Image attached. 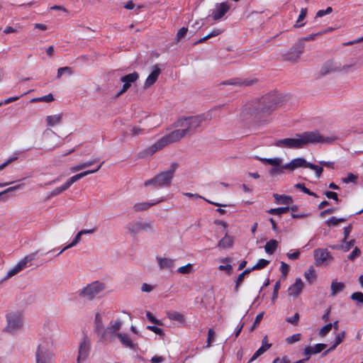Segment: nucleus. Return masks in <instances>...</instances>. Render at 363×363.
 I'll list each match as a JSON object with an SVG mask.
<instances>
[{
	"instance_id": "obj_47",
	"label": "nucleus",
	"mask_w": 363,
	"mask_h": 363,
	"mask_svg": "<svg viewBox=\"0 0 363 363\" xmlns=\"http://www.w3.org/2000/svg\"><path fill=\"white\" fill-rule=\"evenodd\" d=\"M269 261L264 259H260L257 262V263L251 268V269L253 271V270H256V269H263L265 267H267L269 264Z\"/></svg>"
},
{
	"instance_id": "obj_39",
	"label": "nucleus",
	"mask_w": 363,
	"mask_h": 363,
	"mask_svg": "<svg viewBox=\"0 0 363 363\" xmlns=\"http://www.w3.org/2000/svg\"><path fill=\"white\" fill-rule=\"evenodd\" d=\"M82 236V234L81 231H79L77 235H75L73 240L67 246H65L59 253L58 255L61 254L62 252L67 250V249H69L75 245H77L81 240V237Z\"/></svg>"
},
{
	"instance_id": "obj_49",
	"label": "nucleus",
	"mask_w": 363,
	"mask_h": 363,
	"mask_svg": "<svg viewBox=\"0 0 363 363\" xmlns=\"http://www.w3.org/2000/svg\"><path fill=\"white\" fill-rule=\"evenodd\" d=\"M354 62L352 61L350 62H340V72H349L352 67L354 66Z\"/></svg>"
},
{
	"instance_id": "obj_22",
	"label": "nucleus",
	"mask_w": 363,
	"mask_h": 363,
	"mask_svg": "<svg viewBox=\"0 0 363 363\" xmlns=\"http://www.w3.org/2000/svg\"><path fill=\"white\" fill-rule=\"evenodd\" d=\"M303 283L300 278H297L296 281L289 288L288 294L290 296H298L302 291Z\"/></svg>"
},
{
	"instance_id": "obj_64",
	"label": "nucleus",
	"mask_w": 363,
	"mask_h": 363,
	"mask_svg": "<svg viewBox=\"0 0 363 363\" xmlns=\"http://www.w3.org/2000/svg\"><path fill=\"white\" fill-rule=\"evenodd\" d=\"M289 267L284 262H281L280 270L284 276H286L289 272Z\"/></svg>"
},
{
	"instance_id": "obj_36",
	"label": "nucleus",
	"mask_w": 363,
	"mask_h": 363,
	"mask_svg": "<svg viewBox=\"0 0 363 363\" xmlns=\"http://www.w3.org/2000/svg\"><path fill=\"white\" fill-rule=\"evenodd\" d=\"M275 201L278 204H289L292 203L291 197L285 195L274 194Z\"/></svg>"
},
{
	"instance_id": "obj_48",
	"label": "nucleus",
	"mask_w": 363,
	"mask_h": 363,
	"mask_svg": "<svg viewBox=\"0 0 363 363\" xmlns=\"http://www.w3.org/2000/svg\"><path fill=\"white\" fill-rule=\"evenodd\" d=\"M301 340V334L296 333V334H294L293 335L286 337V342L289 345H292V344H294L295 342L300 341Z\"/></svg>"
},
{
	"instance_id": "obj_61",
	"label": "nucleus",
	"mask_w": 363,
	"mask_h": 363,
	"mask_svg": "<svg viewBox=\"0 0 363 363\" xmlns=\"http://www.w3.org/2000/svg\"><path fill=\"white\" fill-rule=\"evenodd\" d=\"M222 33H223V30L219 29V28H214L208 35H206V37L208 39H209L211 38L216 37Z\"/></svg>"
},
{
	"instance_id": "obj_14",
	"label": "nucleus",
	"mask_w": 363,
	"mask_h": 363,
	"mask_svg": "<svg viewBox=\"0 0 363 363\" xmlns=\"http://www.w3.org/2000/svg\"><path fill=\"white\" fill-rule=\"evenodd\" d=\"M177 168V164L174 163L171 166L163 172L156 175L152 180L150 182H169L174 178V173Z\"/></svg>"
},
{
	"instance_id": "obj_31",
	"label": "nucleus",
	"mask_w": 363,
	"mask_h": 363,
	"mask_svg": "<svg viewBox=\"0 0 363 363\" xmlns=\"http://www.w3.org/2000/svg\"><path fill=\"white\" fill-rule=\"evenodd\" d=\"M331 296H335L336 294L342 291L345 289V284L342 282H338L333 281L331 284Z\"/></svg>"
},
{
	"instance_id": "obj_8",
	"label": "nucleus",
	"mask_w": 363,
	"mask_h": 363,
	"mask_svg": "<svg viewBox=\"0 0 363 363\" xmlns=\"http://www.w3.org/2000/svg\"><path fill=\"white\" fill-rule=\"evenodd\" d=\"M128 233L132 236H135L141 232L154 233V225L150 221H131L125 225Z\"/></svg>"
},
{
	"instance_id": "obj_20",
	"label": "nucleus",
	"mask_w": 363,
	"mask_h": 363,
	"mask_svg": "<svg viewBox=\"0 0 363 363\" xmlns=\"http://www.w3.org/2000/svg\"><path fill=\"white\" fill-rule=\"evenodd\" d=\"M326 347L325 344H316L315 346H308L303 350V354L306 357L304 359L305 362L308 360L312 354H318L325 350Z\"/></svg>"
},
{
	"instance_id": "obj_33",
	"label": "nucleus",
	"mask_w": 363,
	"mask_h": 363,
	"mask_svg": "<svg viewBox=\"0 0 363 363\" xmlns=\"http://www.w3.org/2000/svg\"><path fill=\"white\" fill-rule=\"evenodd\" d=\"M277 247L278 242L276 240H270L266 243L264 250L267 254L272 255L276 251Z\"/></svg>"
},
{
	"instance_id": "obj_28",
	"label": "nucleus",
	"mask_w": 363,
	"mask_h": 363,
	"mask_svg": "<svg viewBox=\"0 0 363 363\" xmlns=\"http://www.w3.org/2000/svg\"><path fill=\"white\" fill-rule=\"evenodd\" d=\"M157 261L161 269H172L174 267V261L172 259L157 257Z\"/></svg>"
},
{
	"instance_id": "obj_41",
	"label": "nucleus",
	"mask_w": 363,
	"mask_h": 363,
	"mask_svg": "<svg viewBox=\"0 0 363 363\" xmlns=\"http://www.w3.org/2000/svg\"><path fill=\"white\" fill-rule=\"evenodd\" d=\"M252 271V270L251 269V268L247 269L245 271H243L240 274H239V276L238 277L237 281H236L235 286V291H238L239 286L240 285V284L243 281V279L245 278V276L248 274L249 273H250Z\"/></svg>"
},
{
	"instance_id": "obj_1",
	"label": "nucleus",
	"mask_w": 363,
	"mask_h": 363,
	"mask_svg": "<svg viewBox=\"0 0 363 363\" xmlns=\"http://www.w3.org/2000/svg\"><path fill=\"white\" fill-rule=\"evenodd\" d=\"M336 140L335 137H325L318 131L305 132L297 134L295 138L279 139L274 142V145L279 147L298 149L309 143L329 144Z\"/></svg>"
},
{
	"instance_id": "obj_63",
	"label": "nucleus",
	"mask_w": 363,
	"mask_h": 363,
	"mask_svg": "<svg viewBox=\"0 0 363 363\" xmlns=\"http://www.w3.org/2000/svg\"><path fill=\"white\" fill-rule=\"evenodd\" d=\"M333 11V9L331 7H328L325 10H319L316 13V17H322L325 15L330 14Z\"/></svg>"
},
{
	"instance_id": "obj_46",
	"label": "nucleus",
	"mask_w": 363,
	"mask_h": 363,
	"mask_svg": "<svg viewBox=\"0 0 363 363\" xmlns=\"http://www.w3.org/2000/svg\"><path fill=\"white\" fill-rule=\"evenodd\" d=\"M70 186V183H65L59 187H57L51 193L52 196H57L61 194L62 191L67 190Z\"/></svg>"
},
{
	"instance_id": "obj_11",
	"label": "nucleus",
	"mask_w": 363,
	"mask_h": 363,
	"mask_svg": "<svg viewBox=\"0 0 363 363\" xmlns=\"http://www.w3.org/2000/svg\"><path fill=\"white\" fill-rule=\"evenodd\" d=\"M54 345L53 335L48 333H45L39 340L36 352L53 353Z\"/></svg>"
},
{
	"instance_id": "obj_10",
	"label": "nucleus",
	"mask_w": 363,
	"mask_h": 363,
	"mask_svg": "<svg viewBox=\"0 0 363 363\" xmlns=\"http://www.w3.org/2000/svg\"><path fill=\"white\" fill-rule=\"evenodd\" d=\"M122 325V322L120 320H116L115 322H111L110 325L103 330L101 334V337L104 342H111L116 336H117L118 332L120 330Z\"/></svg>"
},
{
	"instance_id": "obj_45",
	"label": "nucleus",
	"mask_w": 363,
	"mask_h": 363,
	"mask_svg": "<svg viewBox=\"0 0 363 363\" xmlns=\"http://www.w3.org/2000/svg\"><path fill=\"white\" fill-rule=\"evenodd\" d=\"M72 70L70 67H60L57 70V77L58 79L61 78L62 77L63 74H68V75H71L72 74Z\"/></svg>"
},
{
	"instance_id": "obj_17",
	"label": "nucleus",
	"mask_w": 363,
	"mask_h": 363,
	"mask_svg": "<svg viewBox=\"0 0 363 363\" xmlns=\"http://www.w3.org/2000/svg\"><path fill=\"white\" fill-rule=\"evenodd\" d=\"M139 78V74L134 72L121 77V81L123 83V87L118 93V96L125 93L131 86V84L135 82Z\"/></svg>"
},
{
	"instance_id": "obj_30",
	"label": "nucleus",
	"mask_w": 363,
	"mask_h": 363,
	"mask_svg": "<svg viewBox=\"0 0 363 363\" xmlns=\"http://www.w3.org/2000/svg\"><path fill=\"white\" fill-rule=\"evenodd\" d=\"M234 242V238L225 233V236L218 242V246L221 248H230Z\"/></svg>"
},
{
	"instance_id": "obj_15",
	"label": "nucleus",
	"mask_w": 363,
	"mask_h": 363,
	"mask_svg": "<svg viewBox=\"0 0 363 363\" xmlns=\"http://www.w3.org/2000/svg\"><path fill=\"white\" fill-rule=\"evenodd\" d=\"M90 346V339L88 337L84 336L79 345L77 363H79L80 361H84L87 358L89 354Z\"/></svg>"
},
{
	"instance_id": "obj_52",
	"label": "nucleus",
	"mask_w": 363,
	"mask_h": 363,
	"mask_svg": "<svg viewBox=\"0 0 363 363\" xmlns=\"http://www.w3.org/2000/svg\"><path fill=\"white\" fill-rule=\"evenodd\" d=\"M130 130L131 132V135L135 137L139 136V135L145 133V130L143 128H140L138 126H134V127L131 128Z\"/></svg>"
},
{
	"instance_id": "obj_32",
	"label": "nucleus",
	"mask_w": 363,
	"mask_h": 363,
	"mask_svg": "<svg viewBox=\"0 0 363 363\" xmlns=\"http://www.w3.org/2000/svg\"><path fill=\"white\" fill-rule=\"evenodd\" d=\"M167 315L169 319L176 320L181 323L185 321L184 315L177 311H169L167 313Z\"/></svg>"
},
{
	"instance_id": "obj_35",
	"label": "nucleus",
	"mask_w": 363,
	"mask_h": 363,
	"mask_svg": "<svg viewBox=\"0 0 363 363\" xmlns=\"http://www.w3.org/2000/svg\"><path fill=\"white\" fill-rule=\"evenodd\" d=\"M354 243L355 240H351L350 241L345 240V242H344L343 240L342 245L333 247V248L335 250H342L345 252H347L354 245Z\"/></svg>"
},
{
	"instance_id": "obj_12",
	"label": "nucleus",
	"mask_w": 363,
	"mask_h": 363,
	"mask_svg": "<svg viewBox=\"0 0 363 363\" xmlns=\"http://www.w3.org/2000/svg\"><path fill=\"white\" fill-rule=\"evenodd\" d=\"M315 264L317 266L327 265L333 260L331 254L325 249H316L313 252Z\"/></svg>"
},
{
	"instance_id": "obj_27",
	"label": "nucleus",
	"mask_w": 363,
	"mask_h": 363,
	"mask_svg": "<svg viewBox=\"0 0 363 363\" xmlns=\"http://www.w3.org/2000/svg\"><path fill=\"white\" fill-rule=\"evenodd\" d=\"M271 347V344L267 342V337L265 336L262 340V345L254 353L249 362H252L255 360L257 357L262 355L264 352L268 350Z\"/></svg>"
},
{
	"instance_id": "obj_9",
	"label": "nucleus",
	"mask_w": 363,
	"mask_h": 363,
	"mask_svg": "<svg viewBox=\"0 0 363 363\" xmlns=\"http://www.w3.org/2000/svg\"><path fill=\"white\" fill-rule=\"evenodd\" d=\"M38 251L30 253L23 259H21L13 267H12L6 274L4 280L9 279L12 277L17 274L19 272L22 271L28 267V264L31 262L36 257Z\"/></svg>"
},
{
	"instance_id": "obj_4",
	"label": "nucleus",
	"mask_w": 363,
	"mask_h": 363,
	"mask_svg": "<svg viewBox=\"0 0 363 363\" xmlns=\"http://www.w3.org/2000/svg\"><path fill=\"white\" fill-rule=\"evenodd\" d=\"M210 113L205 115L184 118L178 120L175 123V127L182 132L184 136L190 135L199 128L201 123L205 120L211 119Z\"/></svg>"
},
{
	"instance_id": "obj_50",
	"label": "nucleus",
	"mask_w": 363,
	"mask_h": 363,
	"mask_svg": "<svg viewBox=\"0 0 363 363\" xmlns=\"http://www.w3.org/2000/svg\"><path fill=\"white\" fill-rule=\"evenodd\" d=\"M305 278L310 282L313 281L315 278V274L313 269H308L304 273Z\"/></svg>"
},
{
	"instance_id": "obj_26",
	"label": "nucleus",
	"mask_w": 363,
	"mask_h": 363,
	"mask_svg": "<svg viewBox=\"0 0 363 363\" xmlns=\"http://www.w3.org/2000/svg\"><path fill=\"white\" fill-rule=\"evenodd\" d=\"M63 118V113H60L57 114L50 115L46 116L45 121L48 127H53L61 124Z\"/></svg>"
},
{
	"instance_id": "obj_38",
	"label": "nucleus",
	"mask_w": 363,
	"mask_h": 363,
	"mask_svg": "<svg viewBox=\"0 0 363 363\" xmlns=\"http://www.w3.org/2000/svg\"><path fill=\"white\" fill-rule=\"evenodd\" d=\"M307 15V9L306 8H302L300 11V13L298 16V18L294 24L295 28H301L305 25L303 23V20Z\"/></svg>"
},
{
	"instance_id": "obj_57",
	"label": "nucleus",
	"mask_w": 363,
	"mask_h": 363,
	"mask_svg": "<svg viewBox=\"0 0 363 363\" xmlns=\"http://www.w3.org/2000/svg\"><path fill=\"white\" fill-rule=\"evenodd\" d=\"M351 298L354 301L363 303V294L362 292H355L352 294Z\"/></svg>"
},
{
	"instance_id": "obj_18",
	"label": "nucleus",
	"mask_w": 363,
	"mask_h": 363,
	"mask_svg": "<svg viewBox=\"0 0 363 363\" xmlns=\"http://www.w3.org/2000/svg\"><path fill=\"white\" fill-rule=\"evenodd\" d=\"M340 62L330 60L326 62L321 67L322 74H328L333 72H340Z\"/></svg>"
},
{
	"instance_id": "obj_19",
	"label": "nucleus",
	"mask_w": 363,
	"mask_h": 363,
	"mask_svg": "<svg viewBox=\"0 0 363 363\" xmlns=\"http://www.w3.org/2000/svg\"><path fill=\"white\" fill-rule=\"evenodd\" d=\"M161 73V69L159 67V65H156L153 67L152 72L147 77L145 84H144V88H148L152 84H154L156 81L158 79V77L160 76Z\"/></svg>"
},
{
	"instance_id": "obj_53",
	"label": "nucleus",
	"mask_w": 363,
	"mask_h": 363,
	"mask_svg": "<svg viewBox=\"0 0 363 363\" xmlns=\"http://www.w3.org/2000/svg\"><path fill=\"white\" fill-rule=\"evenodd\" d=\"M332 329V323H328L320 328L319 335L322 337L325 336Z\"/></svg>"
},
{
	"instance_id": "obj_44",
	"label": "nucleus",
	"mask_w": 363,
	"mask_h": 363,
	"mask_svg": "<svg viewBox=\"0 0 363 363\" xmlns=\"http://www.w3.org/2000/svg\"><path fill=\"white\" fill-rule=\"evenodd\" d=\"M289 211V207H280L277 208H271L268 213L272 215H281Z\"/></svg>"
},
{
	"instance_id": "obj_42",
	"label": "nucleus",
	"mask_w": 363,
	"mask_h": 363,
	"mask_svg": "<svg viewBox=\"0 0 363 363\" xmlns=\"http://www.w3.org/2000/svg\"><path fill=\"white\" fill-rule=\"evenodd\" d=\"M193 272V265L190 263L186 264L185 266L179 267L177 269V272L182 274H189Z\"/></svg>"
},
{
	"instance_id": "obj_6",
	"label": "nucleus",
	"mask_w": 363,
	"mask_h": 363,
	"mask_svg": "<svg viewBox=\"0 0 363 363\" xmlns=\"http://www.w3.org/2000/svg\"><path fill=\"white\" fill-rule=\"evenodd\" d=\"M105 289V284L99 281H93L78 291L79 298L92 301Z\"/></svg>"
},
{
	"instance_id": "obj_3",
	"label": "nucleus",
	"mask_w": 363,
	"mask_h": 363,
	"mask_svg": "<svg viewBox=\"0 0 363 363\" xmlns=\"http://www.w3.org/2000/svg\"><path fill=\"white\" fill-rule=\"evenodd\" d=\"M279 97L275 94H269L263 96L259 101L246 104L240 116L244 121L255 119L260 114H268L276 108Z\"/></svg>"
},
{
	"instance_id": "obj_23",
	"label": "nucleus",
	"mask_w": 363,
	"mask_h": 363,
	"mask_svg": "<svg viewBox=\"0 0 363 363\" xmlns=\"http://www.w3.org/2000/svg\"><path fill=\"white\" fill-rule=\"evenodd\" d=\"M101 163L96 165V167L93 169L85 170V171H82L79 173H77V172L74 173V174L70 177L69 182H77L78 180L84 179L86 176L97 172L101 168Z\"/></svg>"
},
{
	"instance_id": "obj_54",
	"label": "nucleus",
	"mask_w": 363,
	"mask_h": 363,
	"mask_svg": "<svg viewBox=\"0 0 363 363\" xmlns=\"http://www.w3.org/2000/svg\"><path fill=\"white\" fill-rule=\"evenodd\" d=\"M215 332L213 329H209L208 331V339H207V347H209L211 345V343L214 341L215 339Z\"/></svg>"
},
{
	"instance_id": "obj_29",
	"label": "nucleus",
	"mask_w": 363,
	"mask_h": 363,
	"mask_svg": "<svg viewBox=\"0 0 363 363\" xmlns=\"http://www.w3.org/2000/svg\"><path fill=\"white\" fill-rule=\"evenodd\" d=\"M94 327L95 332L98 335L101 334L103 330H104L102 315L100 313H96L95 315Z\"/></svg>"
},
{
	"instance_id": "obj_59",
	"label": "nucleus",
	"mask_w": 363,
	"mask_h": 363,
	"mask_svg": "<svg viewBox=\"0 0 363 363\" xmlns=\"http://www.w3.org/2000/svg\"><path fill=\"white\" fill-rule=\"evenodd\" d=\"M187 31L188 28L186 27H182V28H180L177 33V39L179 40L182 38H184L186 35Z\"/></svg>"
},
{
	"instance_id": "obj_43",
	"label": "nucleus",
	"mask_w": 363,
	"mask_h": 363,
	"mask_svg": "<svg viewBox=\"0 0 363 363\" xmlns=\"http://www.w3.org/2000/svg\"><path fill=\"white\" fill-rule=\"evenodd\" d=\"M52 101H54L53 95L52 94H49L48 95H45V96H43L41 97L33 98L30 100V102L31 103L41 102V101L51 102Z\"/></svg>"
},
{
	"instance_id": "obj_37",
	"label": "nucleus",
	"mask_w": 363,
	"mask_h": 363,
	"mask_svg": "<svg viewBox=\"0 0 363 363\" xmlns=\"http://www.w3.org/2000/svg\"><path fill=\"white\" fill-rule=\"evenodd\" d=\"M117 337L119 338L121 342L125 347L133 348L134 345L132 342L131 340L126 334L118 333Z\"/></svg>"
},
{
	"instance_id": "obj_21",
	"label": "nucleus",
	"mask_w": 363,
	"mask_h": 363,
	"mask_svg": "<svg viewBox=\"0 0 363 363\" xmlns=\"http://www.w3.org/2000/svg\"><path fill=\"white\" fill-rule=\"evenodd\" d=\"M94 164V161H87V162H82V163L78 164L77 165H74V166L70 167L67 170H66L63 173V175L64 176H69V175H71L73 173L78 172L79 171H82V170L84 169L86 167L92 166Z\"/></svg>"
},
{
	"instance_id": "obj_5",
	"label": "nucleus",
	"mask_w": 363,
	"mask_h": 363,
	"mask_svg": "<svg viewBox=\"0 0 363 363\" xmlns=\"http://www.w3.org/2000/svg\"><path fill=\"white\" fill-rule=\"evenodd\" d=\"M5 333L13 335L21 330L23 327V316L21 311L13 310L6 314Z\"/></svg>"
},
{
	"instance_id": "obj_34",
	"label": "nucleus",
	"mask_w": 363,
	"mask_h": 363,
	"mask_svg": "<svg viewBox=\"0 0 363 363\" xmlns=\"http://www.w3.org/2000/svg\"><path fill=\"white\" fill-rule=\"evenodd\" d=\"M157 203V202H156V203H151V202L138 203L133 206V209L136 212L145 211V210L148 209L149 208L155 205Z\"/></svg>"
},
{
	"instance_id": "obj_16",
	"label": "nucleus",
	"mask_w": 363,
	"mask_h": 363,
	"mask_svg": "<svg viewBox=\"0 0 363 363\" xmlns=\"http://www.w3.org/2000/svg\"><path fill=\"white\" fill-rule=\"evenodd\" d=\"M303 52V45L297 44L293 46L286 54L284 55V59L290 62H296Z\"/></svg>"
},
{
	"instance_id": "obj_60",
	"label": "nucleus",
	"mask_w": 363,
	"mask_h": 363,
	"mask_svg": "<svg viewBox=\"0 0 363 363\" xmlns=\"http://www.w3.org/2000/svg\"><path fill=\"white\" fill-rule=\"evenodd\" d=\"M286 320L288 323L296 325H297L299 320V314L298 313H296L294 316L291 318H287Z\"/></svg>"
},
{
	"instance_id": "obj_13",
	"label": "nucleus",
	"mask_w": 363,
	"mask_h": 363,
	"mask_svg": "<svg viewBox=\"0 0 363 363\" xmlns=\"http://www.w3.org/2000/svg\"><path fill=\"white\" fill-rule=\"evenodd\" d=\"M229 9L230 5L226 2L216 4L215 8L211 11L209 17H211L213 20L217 21L223 18Z\"/></svg>"
},
{
	"instance_id": "obj_24",
	"label": "nucleus",
	"mask_w": 363,
	"mask_h": 363,
	"mask_svg": "<svg viewBox=\"0 0 363 363\" xmlns=\"http://www.w3.org/2000/svg\"><path fill=\"white\" fill-rule=\"evenodd\" d=\"M54 359L53 353L35 352L36 363H52Z\"/></svg>"
},
{
	"instance_id": "obj_51",
	"label": "nucleus",
	"mask_w": 363,
	"mask_h": 363,
	"mask_svg": "<svg viewBox=\"0 0 363 363\" xmlns=\"http://www.w3.org/2000/svg\"><path fill=\"white\" fill-rule=\"evenodd\" d=\"M345 219L343 218H337L335 217L330 218L328 220H327V224L330 225H337L340 223L345 222Z\"/></svg>"
},
{
	"instance_id": "obj_55",
	"label": "nucleus",
	"mask_w": 363,
	"mask_h": 363,
	"mask_svg": "<svg viewBox=\"0 0 363 363\" xmlns=\"http://www.w3.org/2000/svg\"><path fill=\"white\" fill-rule=\"evenodd\" d=\"M361 254L360 250L355 247L352 252L348 255V259L351 261L354 260L357 257H358Z\"/></svg>"
},
{
	"instance_id": "obj_62",
	"label": "nucleus",
	"mask_w": 363,
	"mask_h": 363,
	"mask_svg": "<svg viewBox=\"0 0 363 363\" xmlns=\"http://www.w3.org/2000/svg\"><path fill=\"white\" fill-rule=\"evenodd\" d=\"M345 337V333L344 331L337 334L335 337V345H340L344 340Z\"/></svg>"
},
{
	"instance_id": "obj_7",
	"label": "nucleus",
	"mask_w": 363,
	"mask_h": 363,
	"mask_svg": "<svg viewBox=\"0 0 363 363\" xmlns=\"http://www.w3.org/2000/svg\"><path fill=\"white\" fill-rule=\"evenodd\" d=\"M184 136L182 134V132L178 129L171 132L167 135L162 137L161 139L157 140L155 144H153L150 150L152 152H155L161 149H162L166 145L176 143L183 138Z\"/></svg>"
},
{
	"instance_id": "obj_56",
	"label": "nucleus",
	"mask_w": 363,
	"mask_h": 363,
	"mask_svg": "<svg viewBox=\"0 0 363 363\" xmlns=\"http://www.w3.org/2000/svg\"><path fill=\"white\" fill-rule=\"evenodd\" d=\"M358 175L354 173H348L347 177L342 179V182H354V180L358 179Z\"/></svg>"
},
{
	"instance_id": "obj_2",
	"label": "nucleus",
	"mask_w": 363,
	"mask_h": 363,
	"mask_svg": "<svg viewBox=\"0 0 363 363\" xmlns=\"http://www.w3.org/2000/svg\"><path fill=\"white\" fill-rule=\"evenodd\" d=\"M258 160L269 168L272 175H281L293 172L298 169H306L308 162L303 157H296L290 162L284 163L281 157L264 158L258 157Z\"/></svg>"
},
{
	"instance_id": "obj_25",
	"label": "nucleus",
	"mask_w": 363,
	"mask_h": 363,
	"mask_svg": "<svg viewBox=\"0 0 363 363\" xmlns=\"http://www.w3.org/2000/svg\"><path fill=\"white\" fill-rule=\"evenodd\" d=\"M23 189V184H19L15 186L9 187L1 191H0V197L4 196V198H7L9 196H12L16 195L17 192Z\"/></svg>"
},
{
	"instance_id": "obj_40",
	"label": "nucleus",
	"mask_w": 363,
	"mask_h": 363,
	"mask_svg": "<svg viewBox=\"0 0 363 363\" xmlns=\"http://www.w3.org/2000/svg\"><path fill=\"white\" fill-rule=\"evenodd\" d=\"M307 168L310 169L314 172L315 178L317 179H318L320 178V177L323 171V169L322 167L317 165V164H312L309 162H308V165L307 166Z\"/></svg>"
},
{
	"instance_id": "obj_58",
	"label": "nucleus",
	"mask_w": 363,
	"mask_h": 363,
	"mask_svg": "<svg viewBox=\"0 0 363 363\" xmlns=\"http://www.w3.org/2000/svg\"><path fill=\"white\" fill-rule=\"evenodd\" d=\"M281 284L280 281H277L274 286V291H273V296H272V301H275V300L278 297V291L280 289Z\"/></svg>"
}]
</instances>
